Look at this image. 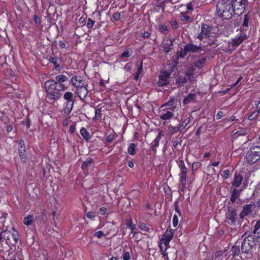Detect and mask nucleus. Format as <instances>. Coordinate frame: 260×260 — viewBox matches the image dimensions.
Wrapping results in <instances>:
<instances>
[{"instance_id": "obj_1", "label": "nucleus", "mask_w": 260, "mask_h": 260, "mask_svg": "<svg viewBox=\"0 0 260 260\" xmlns=\"http://www.w3.org/2000/svg\"><path fill=\"white\" fill-rule=\"evenodd\" d=\"M176 101L172 99L160 107L158 111V116L160 119L167 122L174 116L176 108Z\"/></svg>"}, {"instance_id": "obj_2", "label": "nucleus", "mask_w": 260, "mask_h": 260, "mask_svg": "<svg viewBox=\"0 0 260 260\" xmlns=\"http://www.w3.org/2000/svg\"><path fill=\"white\" fill-rule=\"evenodd\" d=\"M217 15L225 19H229L235 14V9L231 3L224 0H220L216 5Z\"/></svg>"}, {"instance_id": "obj_3", "label": "nucleus", "mask_w": 260, "mask_h": 260, "mask_svg": "<svg viewBox=\"0 0 260 260\" xmlns=\"http://www.w3.org/2000/svg\"><path fill=\"white\" fill-rule=\"evenodd\" d=\"M57 83L54 80H49L44 83V88L46 93V97L51 100L57 101L61 96V93L57 88Z\"/></svg>"}, {"instance_id": "obj_4", "label": "nucleus", "mask_w": 260, "mask_h": 260, "mask_svg": "<svg viewBox=\"0 0 260 260\" xmlns=\"http://www.w3.org/2000/svg\"><path fill=\"white\" fill-rule=\"evenodd\" d=\"M246 159L249 164H253L260 159V146L251 147L246 153Z\"/></svg>"}, {"instance_id": "obj_5", "label": "nucleus", "mask_w": 260, "mask_h": 260, "mask_svg": "<svg viewBox=\"0 0 260 260\" xmlns=\"http://www.w3.org/2000/svg\"><path fill=\"white\" fill-rule=\"evenodd\" d=\"M229 2L235 9V15H240L245 8V4L247 0H230Z\"/></svg>"}, {"instance_id": "obj_6", "label": "nucleus", "mask_w": 260, "mask_h": 260, "mask_svg": "<svg viewBox=\"0 0 260 260\" xmlns=\"http://www.w3.org/2000/svg\"><path fill=\"white\" fill-rule=\"evenodd\" d=\"M202 50L201 46L194 45L192 44H187L183 49L179 53L178 56L180 57H183L187 53H195Z\"/></svg>"}, {"instance_id": "obj_7", "label": "nucleus", "mask_w": 260, "mask_h": 260, "mask_svg": "<svg viewBox=\"0 0 260 260\" xmlns=\"http://www.w3.org/2000/svg\"><path fill=\"white\" fill-rule=\"evenodd\" d=\"M253 239L251 236H248L244 239L241 245L242 252L247 253L252 249L254 245Z\"/></svg>"}, {"instance_id": "obj_8", "label": "nucleus", "mask_w": 260, "mask_h": 260, "mask_svg": "<svg viewBox=\"0 0 260 260\" xmlns=\"http://www.w3.org/2000/svg\"><path fill=\"white\" fill-rule=\"evenodd\" d=\"M171 72L168 71L161 72L159 76L157 82L158 86H163L168 84L170 81Z\"/></svg>"}, {"instance_id": "obj_9", "label": "nucleus", "mask_w": 260, "mask_h": 260, "mask_svg": "<svg viewBox=\"0 0 260 260\" xmlns=\"http://www.w3.org/2000/svg\"><path fill=\"white\" fill-rule=\"evenodd\" d=\"M212 29L213 28L212 26L206 24H203L201 27V31L198 35V38L200 40H202L204 37H209Z\"/></svg>"}, {"instance_id": "obj_10", "label": "nucleus", "mask_w": 260, "mask_h": 260, "mask_svg": "<svg viewBox=\"0 0 260 260\" xmlns=\"http://www.w3.org/2000/svg\"><path fill=\"white\" fill-rule=\"evenodd\" d=\"M179 165L181 170V173L180 174V181L182 184V186L184 187L186 183V174L187 168L185 167L184 161L182 160L180 161Z\"/></svg>"}, {"instance_id": "obj_11", "label": "nucleus", "mask_w": 260, "mask_h": 260, "mask_svg": "<svg viewBox=\"0 0 260 260\" xmlns=\"http://www.w3.org/2000/svg\"><path fill=\"white\" fill-rule=\"evenodd\" d=\"M87 84L83 83L81 86L76 88V93L81 100H84L87 96L88 91L87 88Z\"/></svg>"}, {"instance_id": "obj_12", "label": "nucleus", "mask_w": 260, "mask_h": 260, "mask_svg": "<svg viewBox=\"0 0 260 260\" xmlns=\"http://www.w3.org/2000/svg\"><path fill=\"white\" fill-rule=\"evenodd\" d=\"M6 240L12 243L13 242L16 243L18 240V235L17 232L14 229H10L9 231H6Z\"/></svg>"}, {"instance_id": "obj_13", "label": "nucleus", "mask_w": 260, "mask_h": 260, "mask_svg": "<svg viewBox=\"0 0 260 260\" xmlns=\"http://www.w3.org/2000/svg\"><path fill=\"white\" fill-rule=\"evenodd\" d=\"M173 234L174 232L172 230L167 229L160 240L161 243H163L165 246H169V243L172 239Z\"/></svg>"}, {"instance_id": "obj_14", "label": "nucleus", "mask_w": 260, "mask_h": 260, "mask_svg": "<svg viewBox=\"0 0 260 260\" xmlns=\"http://www.w3.org/2000/svg\"><path fill=\"white\" fill-rule=\"evenodd\" d=\"M237 213L235 209H229L226 213V218L230 224H235L236 221Z\"/></svg>"}, {"instance_id": "obj_15", "label": "nucleus", "mask_w": 260, "mask_h": 260, "mask_svg": "<svg viewBox=\"0 0 260 260\" xmlns=\"http://www.w3.org/2000/svg\"><path fill=\"white\" fill-rule=\"evenodd\" d=\"M247 38V36L246 35L242 34L240 36H237L235 38L232 40L231 44L232 46L237 47L240 44H241L244 40H246Z\"/></svg>"}, {"instance_id": "obj_16", "label": "nucleus", "mask_w": 260, "mask_h": 260, "mask_svg": "<svg viewBox=\"0 0 260 260\" xmlns=\"http://www.w3.org/2000/svg\"><path fill=\"white\" fill-rule=\"evenodd\" d=\"M19 144L20 145V147L19 148V153L20 157L22 161H25V160H26L25 148L24 142L23 140L20 139L19 140Z\"/></svg>"}, {"instance_id": "obj_17", "label": "nucleus", "mask_w": 260, "mask_h": 260, "mask_svg": "<svg viewBox=\"0 0 260 260\" xmlns=\"http://www.w3.org/2000/svg\"><path fill=\"white\" fill-rule=\"evenodd\" d=\"M71 83L75 87L81 86L83 83H85L83 81L82 77L81 76H73L71 80Z\"/></svg>"}, {"instance_id": "obj_18", "label": "nucleus", "mask_w": 260, "mask_h": 260, "mask_svg": "<svg viewBox=\"0 0 260 260\" xmlns=\"http://www.w3.org/2000/svg\"><path fill=\"white\" fill-rule=\"evenodd\" d=\"M243 180V177L239 173H235L234 180L232 183V185L236 188L239 187L241 184Z\"/></svg>"}, {"instance_id": "obj_19", "label": "nucleus", "mask_w": 260, "mask_h": 260, "mask_svg": "<svg viewBox=\"0 0 260 260\" xmlns=\"http://www.w3.org/2000/svg\"><path fill=\"white\" fill-rule=\"evenodd\" d=\"M162 136V132H159L157 137L153 140L151 144V149L155 152L156 151V148L159 146V141Z\"/></svg>"}, {"instance_id": "obj_20", "label": "nucleus", "mask_w": 260, "mask_h": 260, "mask_svg": "<svg viewBox=\"0 0 260 260\" xmlns=\"http://www.w3.org/2000/svg\"><path fill=\"white\" fill-rule=\"evenodd\" d=\"M259 114H260V102L257 104L255 110L249 115L248 119L251 121L253 120L258 118Z\"/></svg>"}, {"instance_id": "obj_21", "label": "nucleus", "mask_w": 260, "mask_h": 260, "mask_svg": "<svg viewBox=\"0 0 260 260\" xmlns=\"http://www.w3.org/2000/svg\"><path fill=\"white\" fill-rule=\"evenodd\" d=\"M252 205L251 204H247L243 206V210L240 214L241 218H243L248 215L251 212Z\"/></svg>"}, {"instance_id": "obj_22", "label": "nucleus", "mask_w": 260, "mask_h": 260, "mask_svg": "<svg viewBox=\"0 0 260 260\" xmlns=\"http://www.w3.org/2000/svg\"><path fill=\"white\" fill-rule=\"evenodd\" d=\"M242 189H239L235 188L231 193L230 201L232 203L236 202V200L239 197Z\"/></svg>"}, {"instance_id": "obj_23", "label": "nucleus", "mask_w": 260, "mask_h": 260, "mask_svg": "<svg viewBox=\"0 0 260 260\" xmlns=\"http://www.w3.org/2000/svg\"><path fill=\"white\" fill-rule=\"evenodd\" d=\"M196 95L194 93H189L186 97H185L183 101V103L184 105H187L191 102H193L196 101Z\"/></svg>"}, {"instance_id": "obj_24", "label": "nucleus", "mask_w": 260, "mask_h": 260, "mask_svg": "<svg viewBox=\"0 0 260 260\" xmlns=\"http://www.w3.org/2000/svg\"><path fill=\"white\" fill-rule=\"evenodd\" d=\"M187 78L183 76H180L176 80V84L178 86H182L184 84L187 83Z\"/></svg>"}, {"instance_id": "obj_25", "label": "nucleus", "mask_w": 260, "mask_h": 260, "mask_svg": "<svg viewBox=\"0 0 260 260\" xmlns=\"http://www.w3.org/2000/svg\"><path fill=\"white\" fill-rule=\"evenodd\" d=\"M68 79V77L63 75H59L55 77V82L57 83V86L58 84L62 83Z\"/></svg>"}, {"instance_id": "obj_26", "label": "nucleus", "mask_w": 260, "mask_h": 260, "mask_svg": "<svg viewBox=\"0 0 260 260\" xmlns=\"http://www.w3.org/2000/svg\"><path fill=\"white\" fill-rule=\"evenodd\" d=\"M80 134L81 136L83 137L84 140H86V141H88V140H90V137L89 135V133L86 131V129L85 128L82 127L80 129Z\"/></svg>"}, {"instance_id": "obj_27", "label": "nucleus", "mask_w": 260, "mask_h": 260, "mask_svg": "<svg viewBox=\"0 0 260 260\" xmlns=\"http://www.w3.org/2000/svg\"><path fill=\"white\" fill-rule=\"evenodd\" d=\"M34 216L33 215H28L27 216L24 217L23 219V223L26 225H29L34 221Z\"/></svg>"}, {"instance_id": "obj_28", "label": "nucleus", "mask_w": 260, "mask_h": 260, "mask_svg": "<svg viewBox=\"0 0 260 260\" xmlns=\"http://www.w3.org/2000/svg\"><path fill=\"white\" fill-rule=\"evenodd\" d=\"M73 105L74 102H66V106L63 109L64 112L66 114H69L72 110Z\"/></svg>"}, {"instance_id": "obj_29", "label": "nucleus", "mask_w": 260, "mask_h": 260, "mask_svg": "<svg viewBox=\"0 0 260 260\" xmlns=\"http://www.w3.org/2000/svg\"><path fill=\"white\" fill-rule=\"evenodd\" d=\"M73 94L71 92H67L63 95V98L64 100H67V102H74L73 100Z\"/></svg>"}, {"instance_id": "obj_30", "label": "nucleus", "mask_w": 260, "mask_h": 260, "mask_svg": "<svg viewBox=\"0 0 260 260\" xmlns=\"http://www.w3.org/2000/svg\"><path fill=\"white\" fill-rule=\"evenodd\" d=\"M168 129L172 134H174L177 133L178 132L181 131L178 125L176 126L170 125L168 126Z\"/></svg>"}, {"instance_id": "obj_31", "label": "nucleus", "mask_w": 260, "mask_h": 260, "mask_svg": "<svg viewBox=\"0 0 260 260\" xmlns=\"http://www.w3.org/2000/svg\"><path fill=\"white\" fill-rule=\"evenodd\" d=\"M206 61V59L204 58H202L197 60L195 63L194 65L197 68L201 69L203 67H204L205 63Z\"/></svg>"}, {"instance_id": "obj_32", "label": "nucleus", "mask_w": 260, "mask_h": 260, "mask_svg": "<svg viewBox=\"0 0 260 260\" xmlns=\"http://www.w3.org/2000/svg\"><path fill=\"white\" fill-rule=\"evenodd\" d=\"M142 71H143V64H142V62H141L140 66L137 68V72L134 76V79L136 80H137L139 79L140 75L142 73Z\"/></svg>"}, {"instance_id": "obj_33", "label": "nucleus", "mask_w": 260, "mask_h": 260, "mask_svg": "<svg viewBox=\"0 0 260 260\" xmlns=\"http://www.w3.org/2000/svg\"><path fill=\"white\" fill-rule=\"evenodd\" d=\"M250 18H251L250 16L248 14L245 15L243 22L242 24V27H243V30L245 29V28H244L245 27H247L248 26L249 20H250Z\"/></svg>"}, {"instance_id": "obj_34", "label": "nucleus", "mask_w": 260, "mask_h": 260, "mask_svg": "<svg viewBox=\"0 0 260 260\" xmlns=\"http://www.w3.org/2000/svg\"><path fill=\"white\" fill-rule=\"evenodd\" d=\"M253 233L254 234H257V237H260V236L258 235L260 234V219L256 222Z\"/></svg>"}, {"instance_id": "obj_35", "label": "nucleus", "mask_w": 260, "mask_h": 260, "mask_svg": "<svg viewBox=\"0 0 260 260\" xmlns=\"http://www.w3.org/2000/svg\"><path fill=\"white\" fill-rule=\"evenodd\" d=\"M195 71V68L193 66L189 67L185 69V74L186 76H191V75H193L194 72Z\"/></svg>"}, {"instance_id": "obj_36", "label": "nucleus", "mask_w": 260, "mask_h": 260, "mask_svg": "<svg viewBox=\"0 0 260 260\" xmlns=\"http://www.w3.org/2000/svg\"><path fill=\"white\" fill-rule=\"evenodd\" d=\"M189 122L190 118L189 117H187L183 120L182 123L178 124V126L180 127L181 131L187 125Z\"/></svg>"}, {"instance_id": "obj_37", "label": "nucleus", "mask_w": 260, "mask_h": 260, "mask_svg": "<svg viewBox=\"0 0 260 260\" xmlns=\"http://www.w3.org/2000/svg\"><path fill=\"white\" fill-rule=\"evenodd\" d=\"M128 152L131 155H134L136 153V145L134 143L129 144L128 148Z\"/></svg>"}, {"instance_id": "obj_38", "label": "nucleus", "mask_w": 260, "mask_h": 260, "mask_svg": "<svg viewBox=\"0 0 260 260\" xmlns=\"http://www.w3.org/2000/svg\"><path fill=\"white\" fill-rule=\"evenodd\" d=\"M127 227L131 229V232L133 234H136L137 233V228L135 225L132 224V221L128 222L127 224Z\"/></svg>"}, {"instance_id": "obj_39", "label": "nucleus", "mask_w": 260, "mask_h": 260, "mask_svg": "<svg viewBox=\"0 0 260 260\" xmlns=\"http://www.w3.org/2000/svg\"><path fill=\"white\" fill-rule=\"evenodd\" d=\"M93 160L91 158H88L82 164L81 168L83 170L85 169L89 165L92 164Z\"/></svg>"}, {"instance_id": "obj_40", "label": "nucleus", "mask_w": 260, "mask_h": 260, "mask_svg": "<svg viewBox=\"0 0 260 260\" xmlns=\"http://www.w3.org/2000/svg\"><path fill=\"white\" fill-rule=\"evenodd\" d=\"M49 61L53 63L55 69H57L58 68L59 65L57 62L56 57H50V58L49 59Z\"/></svg>"}, {"instance_id": "obj_41", "label": "nucleus", "mask_w": 260, "mask_h": 260, "mask_svg": "<svg viewBox=\"0 0 260 260\" xmlns=\"http://www.w3.org/2000/svg\"><path fill=\"white\" fill-rule=\"evenodd\" d=\"M232 251L234 256L238 255L240 253V249L238 247L234 246L232 247Z\"/></svg>"}, {"instance_id": "obj_42", "label": "nucleus", "mask_w": 260, "mask_h": 260, "mask_svg": "<svg viewBox=\"0 0 260 260\" xmlns=\"http://www.w3.org/2000/svg\"><path fill=\"white\" fill-rule=\"evenodd\" d=\"M122 258L123 260H129L131 259V254L129 251H124L122 255Z\"/></svg>"}, {"instance_id": "obj_43", "label": "nucleus", "mask_w": 260, "mask_h": 260, "mask_svg": "<svg viewBox=\"0 0 260 260\" xmlns=\"http://www.w3.org/2000/svg\"><path fill=\"white\" fill-rule=\"evenodd\" d=\"M162 244H164L163 243H161V242H160V243H159V248H160V251L161 253V254L163 255V253L164 252H166V250L167 249H168V248L169 247V246H165L164 245V247L162 246Z\"/></svg>"}, {"instance_id": "obj_44", "label": "nucleus", "mask_w": 260, "mask_h": 260, "mask_svg": "<svg viewBox=\"0 0 260 260\" xmlns=\"http://www.w3.org/2000/svg\"><path fill=\"white\" fill-rule=\"evenodd\" d=\"M96 216V213L93 211H89L86 213V217L89 219H92Z\"/></svg>"}, {"instance_id": "obj_45", "label": "nucleus", "mask_w": 260, "mask_h": 260, "mask_svg": "<svg viewBox=\"0 0 260 260\" xmlns=\"http://www.w3.org/2000/svg\"><path fill=\"white\" fill-rule=\"evenodd\" d=\"M94 24V21L92 20L91 18H89L87 19V27L88 28H90L92 27Z\"/></svg>"}, {"instance_id": "obj_46", "label": "nucleus", "mask_w": 260, "mask_h": 260, "mask_svg": "<svg viewBox=\"0 0 260 260\" xmlns=\"http://www.w3.org/2000/svg\"><path fill=\"white\" fill-rule=\"evenodd\" d=\"M217 42V40H214L213 41H209L208 42V44L209 45L211 46V47H212L213 48H215L218 46V43Z\"/></svg>"}, {"instance_id": "obj_47", "label": "nucleus", "mask_w": 260, "mask_h": 260, "mask_svg": "<svg viewBox=\"0 0 260 260\" xmlns=\"http://www.w3.org/2000/svg\"><path fill=\"white\" fill-rule=\"evenodd\" d=\"M178 223V218L176 215H174L173 218V224L174 227H176Z\"/></svg>"}, {"instance_id": "obj_48", "label": "nucleus", "mask_w": 260, "mask_h": 260, "mask_svg": "<svg viewBox=\"0 0 260 260\" xmlns=\"http://www.w3.org/2000/svg\"><path fill=\"white\" fill-rule=\"evenodd\" d=\"M181 19L182 21H188L190 19V17L186 15L185 13H181Z\"/></svg>"}, {"instance_id": "obj_49", "label": "nucleus", "mask_w": 260, "mask_h": 260, "mask_svg": "<svg viewBox=\"0 0 260 260\" xmlns=\"http://www.w3.org/2000/svg\"><path fill=\"white\" fill-rule=\"evenodd\" d=\"M120 13L119 12H115L113 15V18L116 20V21H118L120 19Z\"/></svg>"}, {"instance_id": "obj_50", "label": "nucleus", "mask_w": 260, "mask_h": 260, "mask_svg": "<svg viewBox=\"0 0 260 260\" xmlns=\"http://www.w3.org/2000/svg\"><path fill=\"white\" fill-rule=\"evenodd\" d=\"M6 231L0 232V242L3 241V239H6Z\"/></svg>"}, {"instance_id": "obj_51", "label": "nucleus", "mask_w": 260, "mask_h": 260, "mask_svg": "<svg viewBox=\"0 0 260 260\" xmlns=\"http://www.w3.org/2000/svg\"><path fill=\"white\" fill-rule=\"evenodd\" d=\"M170 23L173 28H177L178 24L175 19H172L170 22Z\"/></svg>"}, {"instance_id": "obj_52", "label": "nucleus", "mask_w": 260, "mask_h": 260, "mask_svg": "<svg viewBox=\"0 0 260 260\" xmlns=\"http://www.w3.org/2000/svg\"><path fill=\"white\" fill-rule=\"evenodd\" d=\"M101 110L100 109H96L95 110V116H94V119H98L99 117H100V113H101Z\"/></svg>"}, {"instance_id": "obj_53", "label": "nucleus", "mask_w": 260, "mask_h": 260, "mask_svg": "<svg viewBox=\"0 0 260 260\" xmlns=\"http://www.w3.org/2000/svg\"><path fill=\"white\" fill-rule=\"evenodd\" d=\"M57 86L59 89H57L58 91L60 92V91H64L65 89L67 88L66 86H65L62 83H60L58 84Z\"/></svg>"}, {"instance_id": "obj_54", "label": "nucleus", "mask_w": 260, "mask_h": 260, "mask_svg": "<svg viewBox=\"0 0 260 260\" xmlns=\"http://www.w3.org/2000/svg\"><path fill=\"white\" fill-rule=\"evenodd\" d=\"M115 137L113 135H109L106 138V141L108 143H111L114 139Z\"/></svg>"}, {"instance_id": "obj_55", "label": "nucleus", "mask_w": 260, "mask_h": 260, "mask_svg": "<svg viewBox=\"0 0 260 260\" xmlns=\"http://www.w3.org/2000/svg\"><path fill=\"white\" fill-rule=\"evenodd\" d=\"M94 236L99 238H101L102 237L104 236V234L102 231H99L95 233Z\"/></svg>"}, {"instance_id": "obj_56", "label": "nucleus", "mask_w": 260, "mask_h": 260, "mask_svg": "<svg viewBox=\"0 0 260 260\" xmlns=\"http://www.w3.org/2000/svg\"><path fill=\"white\" fill-rule=\"evenodd\" d=\"M34 21L35 22L36 24L38 26L40 25L41 23V21L39 17L37 15H35L34 17Z\"/></svg>"}, {"instance_id": "obj_57", "label": "nucleus", "mask_w": 260, "mask_h": 260, "mask_svg": "<svg viewBox=\"0 0 260 260\" xmlns=\"http://www.w3.org/2000/svg\"><path fill=\"white\" fill-rule=\"evenodd\" d=\"M139 228L143 231H146L147 230V227L145 223H141L139 225Z\"/></svg>"}, {"instance_id": "obj_58", "label": "nucleus", "mask_w": 260, "mask_h": 260, "mask_svg": "<svg viewBox=\"0 0 260 260\" xmlns=\"http://www.w3.org/2000/svg\"><path fill=\"white\" fill-rule=\"evenodd\" d=\"M107 211V209L105 207H102L100 209L99 213L101 215H104Z\"/></svg>"}, {"instance_id": "obj_59", "label": "nucleus", "mask_w": 260, "mask_h": 260, "mask_svg": "<svg viewBox=\"0 0 260 260\" xmlns=\"http://www.w3.org/2000/svg\"><path fill=\"white\" fill-rule=\"evenodd\" d=\"M180 141L178 139H175L173 141V147H176L180 143Z\"/></svg>"}, {"instance_id": "obj_60", "label": "nucleus", "mask_w": 260, "mask_h": 260, "mask_svg": "<svg viewBox=\"0 0 260 260\" xmlns=\"http://www.w3.org/2000/svg\"><path fill=\"white\" fill-rule=\"evenodd\" d=\"M142 36L144 38H148L150 37V34L147 31L142 33Z\"/></svg>"}, {"instance_id": "obj_61", "label": "nucleus", "mask_w": 260, "mask_h": 260, "mask_svg": "<svg viewBox=\"0 0 260 260\" xmlns=\"http://www.w3.org/2000/svg\"><path fill=\"white\" fill-rule=\"evenodd\" d=\"M223 112L219 111L216 114V119H220L223 116Z\"/></svg>"}, {"instance_id": "obj_62", "label": "nucleus", "mask_w": 260, "mask_h": 260, "mask_svg": "<svg viewBox=\"0 0 260 260\" xmlns=\"http://www.w3.org/2000/svg\"><path fill=\"white\" fill-rule=\"evenodd\" d=\"M230 171L228 170H225L223 171V176L225 178L229 177Z\"/></svg>"}, {"instance_id": "obj_63", "label": "nucleus", "mask_w": 260, "mask_h": 260, "mask_svg": "<svg viewBox=\"0 0 260 260\" xmlns=\"http://www.w3.org/2000/svg\"><path fill=\"white\" fill-rule=\"evenodd\" d=\"M59 46L61 48H64L66 47V44H65V43L63 41H60L59 42Z\"/></svg>"}, {"instance_id": "obj_64", "label": "nucleus", "mask_w": 260, "mask_h": 260, "mask_svg": "<svg viewBox=\"0 0 260 260\" xmlns=\"http://www.w3.org/2000/svg\"><path fill=\"white\" fill-rule=\"evenodd\" d=\"M160 30L161 32H163L167 30V27L165 25H161L160 26Z\"/></svg>"}]
</instances>
